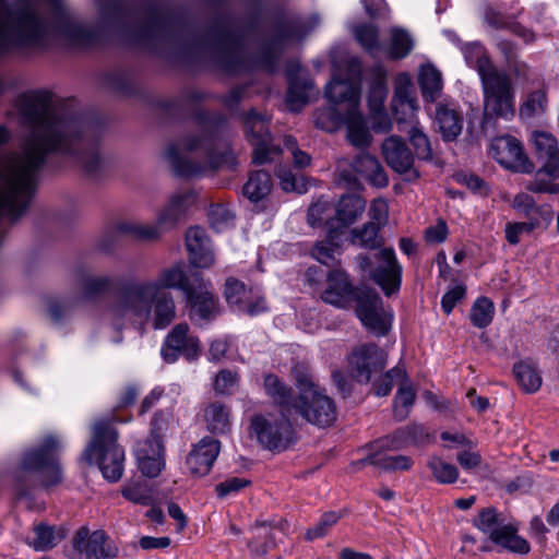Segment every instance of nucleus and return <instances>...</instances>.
Listing matches in <instances>:
<instances>
[{"mask_svg": "<svg viewBox=\"0 0 559 559\" xmlns=\"http://www.w3.org/2000/svg\"><path fill=\"white\" fill-rule=\"evenodd\" d=\"M103 23L121 34L132 45L150 51L178 48L182 52L200 58L213 53L215 64L227 74L277 71L287 46L301 41L307 33L293 20H282L272 26V35L253 52H247L246 28L229 19L214 21L206 32L191 29L168 8L150 1L140 5H128L121 0H110L100 5Z\"/></svg>", "mask_w": 559, "mask_h": 559, "instance_id": "obj_1", "label": "nucleus"}, {"mask_svg": "<svg viewBox=\"0 0 559 559\" xmlns=\"http://www.w3.org/2000/svg\"><path fill=\"white\" fill-rule=\"evenodd\" d=\"M100 36L98 26L82 22L62 0H16L13 9L0 0V55L45 48L55 38L75 47H91Z\"/></svg>", "mask_w": 559, "mask_h": 559, "instance_id": "obj_2", "label": "nucleus"}, {"mask_svg": "<svg viewBox=\"0 0 559 559\" xmlns=\"http://www.w3.org/2000/svg\"><path fill=\"white\" fill-rule=\"evenodd\" d=\"M198 134L187 135L179 144H170L166 157L175 174L180 177L200 175L204 165L219 168L231 159L227 144L229 124L218 112L199 110L194 115Z\"/></svg>", "mask_w": 559, "mask_h": 559, "instance_id": "obj_3", "label": "nucleus"}, {"mask_svg": "<svg viewBox=\"0 0 559 559\" xmlns=\"http://www.w3.org/2000/svg\"><path fill=\"white\" fill-rule=\"evenodd\" d=\"M326 283L321 294L324 302L342 309H349L355 304V313L369 332L383 336L390 331L391 319L374 289L354 286L348 274L341 269L330 271Z\"/></svg>", "mask_w": 559, "mask_h": 559, "instance_id": "obj_4", "label": "nucleus"}, {"mask_svg": "<svg viewBox=\"0 0 559 559\" xmlns=\"http://www.w3.org/2000/svg\"><path fill=\"white\" fill-rule=\"evenodd\" d=\"M466 62L475 67L484 91V117L481 128L493 127L496 118L510 120L515 114L514 91L508 74L499 71L480 43L466 44L463 48Z\"/></svg>", "mask_w": 559, "mask_h": 559, "instance_id": "obj_5", "label": "nucleus"}, {"mask_svg": "<svg viewBox=\"0 0 559 559\" xmlns=\"http://www.w3.org/2000/svg\"><path fill=\"white\" fill-rule=\"evenodd\" d=\"M60 443L55 436H47L41 443L25 451L14 474L19 498H26L38 486L51 487L62 480L58 451Z\"/></svg>", "mask_w": 559, "mask_h": 559, "instance_id": "obj_6", "label": "nucleus"}, {"mask_svg": "<svg viewBox=\"0 0 559 559\" xmlns=\"http://www.w3.org/2000/svg\"><path fill=\"white\" fill-rule=\"evenodd\" d=\"M115 416L96 420L92 427V440L82 453L87 464L97 463L103 476L111 483L123 473L124 450L117 443L118 431L112 426Z\"/></svg>", "mask_w": 559, "mask_h": 559, "instance_id": "obj_7", "label": "nucleus"}, {"mask_svg": "<svg viewBox=\"0 0 559 559\" xmlns=\"http://www.w3.org/2000/svg\"><path fill=\"white\" fill-rule=\"evenodd\" d=\"M194 284V275L189 278L180 263L160 271L154 281L134 277L124 284L123 306L141 314H146L156 293L162 289H180L183 295Z\"/></svg>", "mask_w": 559, "mask_h": 559, "instance_id": "obj_8", "label": "nucleus"}, {"mask_svg": "<svg viewBox=\"0 0 559 559\" xmlns=\"http://www.w3.org/2000/svg\"><path fill=\"white\" fill-rule=\"evenodd\" d=\"M76 285L85 300H97L106 294H111V299L107 305L106 312L112 325L121 329V318H119L114 307L117 304L123 285L134 280V276H120L115 274H95L87 269L80 266L75 270Z\"/></svg>", "mask_w": 559, "mask_h": 559, "instance_id": "obj_9", "label": "nucleus"}, {"mask_svg": "<svg viewBox=\"0 0 559 559\" xmlns=\"http://www.w3.org/2000/svg\"><path fill=\"white\" fill-rule=\"evenodd\" d=\"M358 269L368 275L385 294L391 296L400 290L402 266L392 248H383L373 253H360L356 257Z\"/></svg>", "mask_w": 559, "mask_h": 559, "instance_id": "obj_10", "label": "nucleus"}, {"mask_svg": "<svg viewBox=\"0 0 559 559\" xmlns=\"http://www.w3.org/2000/svg\"><path fill=\"white\" fill-rule=\"evenodd\" d=\"M250 428L258 442L269 451H285L296 441V431L289 417L255 415L251 418Z\"/></svg>", "mask_w": 559, "mask_h": 559, "instance_id": "obj_11", "label": "nucleus"}, {"mask_svg": "<svg viewBox=\"0 0 559 559\" xmlns=\"http://www.w3.org/2000/svg\"><path fill=\"white\" fill-rule=\"evenodd\" d=\"M245 135L252 145V163L263 165L272 162L274 156L281 154L282 150L273 143L269 128V120L265 116L258 114L254 109L241 115Z\"/></svg>", "mask_w": 559, "mask_h": 559, "instance_id": "obj_12", "label": "nucleus"}, {"mask_svg": "<svg viewBox=\"0 0 559 559\" xmlns=\"http://www.w3.org/2000/svg\"><path fill=\"white\" fill-rule=\"evenodd\" d=\"M294 415L301 416L307 423L319 428L332 426L337 418L336 405L332 397L323 391L302 392L298 394V402Z\"/></svg>", "mask_w": 559, "mask_h": 559, "instance_id": "obj_13", "label": "nucleus"}, {"mask_svg": "<svg viewBox=\"0 0 559 559\" xmlns=\"http://www.w3.org/2000/svg\"><path fill=\"white\" fill-rule=\"evenodd\" d=\"M124 286L120 292L119 299L114 307L115 313L121 318V326L127 318L132 317L139 320H148L152 318L154 329H165L176 318L175 300L170 293H156L146 314L138 313L134 310L127 309L123 306Z\"/></svg>", "mask_w": 559, "mask_h": 559, "instance_id": "obj_14", "label": "nucleus"}, {"mask_svg": "<svg viewBox=\"0 0 559 559\" xmlns=\"http://www.w3.org/2000/svg\"><path fill=\"white\" fill-rule=\"evenodd\" d=\"M160 355L167 364L176 362L180 356L193 361L201 355V342L197 335L190 333L187 323H179L165 337Z\"/></svg>", "mask_w": 559, "mask_h": 559, "instance_id": "obj_15", "label": "nucleus"}, {"mask_svg": "<svg viewBox=\"0 0 559 559\" xmlns=\"http://www.w3.org/2000/svg\"><path fill=\"white\" fill-rule=\"evenodd\" d=\"M186 304L191 320L209 322L219 314L218 298L212 292V284L194 274V284L187 288Z\"/></svg>", "mask_w": 559, "mask_h": 559, "instance_id": "obj_16", "label": "nucleus"}, {"mask_svg": "<svg viewBox=\"0 0 559 559\" xmlns=\"http://www.w3.org/2000/svg\"><path fill=\"white\" fill-rule=\"evenodd\" d=\"M386 357V353L374 343L360 345L349 357L353 377L357 382L368 383L373 374L385 368Z\"/></svg>", "mask_w": 559, "mask_h": 559, "instance_id": "obj_17", "label": "nucleus"}, {"mask_svg": "<svg viewBox=\"0 0 559 559\" xmlns=\"http://www.w3.org/2000/svg\"><path fill=\"white\" fill-rule=\"evenodd\" d=\"M72 545L85 559H114L119 552L118 546L104 531L90 533L84 526L75 533Z\"/></svg>", "mask_w": 559, "mask_h": 559, "instance_id": "obj_18", "label": "nucleus"}, {"mask_svg": "<svg viewBox=\"0 0 559 559\" xmlns=\"http://www.w3.org/2000/svg\"><path fill=\"white\" fill-rule=\"evenodd\" d=\"M392 114L400 131H406L402 126H417L418 105L414 90L406 74L397 78L394 95L391 102Z\"/></svg>", "mask_w": 559, "mask_h": 559, "instance_id": "obj_19", "label": "nucleus"}, {"mask_svg": "<svg viewBox=\"0 0 559 559\" xmlns=\"http://www.w3.org/2000/svg\"><path fill=\"white\" fill-rule=\"evenodd\" d=\"M463 123V114L456 102L449 99L436 102L433 124L444 142L455 141L462 133Z\"/></svg>", "mask_w": 559, "mask_h": 559, "instance_id": "obj_20", "label": "nucleus"}, {"mask_svg": "<svg viewBox=\"0 0 559 559\" xmlns=\"http://www.w3.org/2000/svg\"><path fill=\"white\" fill-rule=\"evenodd\" d=\"M382 154L394 171L408 174L411 179L418 178V171L413 168L414 155L402 138L397 135L386 138L382 143Z\"/></svg>", "mask_w": 559, "mask_h": 559, "instance_id": "obj_21", "label": "nucleus"}, {"mask_svg": "<svg viewBox=\"0 0 559 559\" xmlns=\"http://www.w3.org/2000/svg\"><path fill=\"white\" fill-rule=\"evenodd\" d=\"M221 451V442L212 437L202 438L190 451L186 459L191 475L205 476L212 469Z\"/></svg>", "mask_w": 559, "mask_h": 559, "instance_id": "obj_22", "label": "nucleus"}, {"mask_svg": "<svg viewBox=\"0 0 559 559\" xmlns=\"http://www.w3.org/2000/svg\"><path fill=\"white\" fill-rule=\"evenodd\" d=\"M532 140L535 154L543 162L537 175L545 174L552 180L559 178V148L556 138L545 131H535Z\"/></svg>", "mask_w": 559, "mask_h": 559, "instance_id": "obj_23", "label": "nucleus"}, {"mask_svg": "<svg viewBox=\"0 0 559 559\" xmlns=\"http://www.w3.org/2000/svg\"><path fill=\"white\" fill-rule=\"evenodd\" d=\"M186 247L189 252V262L194 267L206 269L214 264L211 240L203 228L199 226L188 228Z\"/></svg>", "mask_w": 559, "mask_h": 559, "instance_id": "obj_24", "label": "nucleus"}, {"mask_svg": "<svg viewBox=\"0 0 559 559\" xmlns=\"http://www.w3.org/2000/svg\"><path fill=\"white\" fill-rule=\"evenodd\" d=\"M300 64L297 61H288L286 66V76L288 88L286 93V103L290 110L298 111L308 103L309 92L313 87L310 78L300 74Z\"/></svg>", "mask_w": 559, "mask_h": 559, "instance_id": "obj_25", "label": "nucleus"}, {"mask_svg": "<svg viewBox=\"0 0 559 559\" xmlns=\"http://www.w3.org/2000/svg\"><path fill=\"white\" fill-rule=\"evenodd\" d=\"M263 386L265 394L280 408L283 417L294 416L298 395L294 394L293 389L288 384L276 374L269 373L264 377Z\"/></svg>", "mask_w": 559, "mask_h": 559, "instance_id": "obj_26", "label": "nucleus"}, {"mask_svg": "<svg viewBox=\"0 0 559 559\" xmlns=\"http://www.w3.org/2000/svg\"><path fill=\"white\" fill-rule=\"evenodd\" d=\"M495 146L502 150L504 156L499 162L506 167L523 174L534 171V165L524 153L522 143L514 136H501L496 141Z\"/></svg>", "mask_w": 559, "mask_h": 559, "instance_id": "obj_27", "label": "nucleus"}, {"mask_svg": "<svg viewBox=\"0 0 559 559\" xmlns=\"http://www.w3.org/2000/svg\"><path fill=\"white\" fill-rule=\"evenodd\" d=\"M197 195L192 190L174 193L158 215L159 225L168 230L186 217L188 210L195 203Z\"/></svg>", "mask_w": 559, "mask_h": 559, "instance_id": "obj_28", "label": "nucleus"}, {"mask_svg": "<svg viewBox=\"0 0 559 559\" xmlns=\"http://www.w3.org/2000/svg\"><path fill=\"white\" fill-rule=\"evenodd\" d=\"M138 462L144 476L157 477L165 467L163 440L147 439L138 450Z\"/></svg>", "mask_w": 559, "mask_h": 559, "instance_id": "obj_29", "label": "nucleus"}, {"mask_svg": "<svg viewBox=\"0 0 559 559\" xmlns=\"http://www.w3.org/2000/svg\"><path fill=\"white\" fill-rule=\"evenodd\" d=\"M366 211V200L357 193L341 195L334 206V219L343 228L355 224Z\"/></svg>", "mask_w": 559, "mask_h": 559, "instance_id": "obj_30", "label": "nucleus"}, {"mask_svg": "<svg viewBox=\"0 0 559 559\" xmlns=\"http://www.w3.org/2000/svg\"><path fill=\"white\" fill-rule=\"evenodd\" d=\"M325 97L334 106L346 105L347 110H357L359 106V90L348 80L334 79L325 87Z\"/></svg>", "mask_w": 559, "mask_h": 559, "instance_id": "obj_31", "label": "nucleus"}, {"mask_svg": "<svg viewBox=\"0 0 559 559\" xmlns=\"http://www.w3.org/2000/svg\"><path fill=\"white\" fill-rule=\"evenodd\" d=\"M350 165L357 174L369 180L373 186L380 188L388 186V176L377 157L361 152L353 158Z\"/></svg>", "mask_w": 559, "mask_h": 559, "instance_id": "obj_32", "label": "nucleus"}, {"mask_svg": "<svg viewBox=\"0 0 559 559\" xmlns=\"http://www.w3.org/2000/svg\"><path fill=\"white\" fill-rule=\"evenodd\" d=\"M35 537L27 538L25 543L35 551H47L55 548L67 536V530L63 526L38 523L33 528Z\"/></svg>", "mask_w": 559, "mask_h": 559, "instance_id": "obj_33", "label": "nucleus"}, {"mask_svg": "<svg viewBox=\"0 0 559 559\" xmlns=\"http://www.w3.org/2000/svg\"><path fill=\"white\" fill-rule=\"evenodd\" d=\"M166 230L164 225H159L158 219L154 224L123 221L116 225L117 233L127 235L138 241H156Z\"/></svg>", "mask_w": 559, "mask_h": 559, "instance_id": "obj_34", "label": "nucleus"}, {"mask_svg": "<svg viewBox=\"0 0 559 559\" xmlns=\"http://www.w3.org/2000/svg\"><path fill=\"white\" fill-rule=\"evenodd\" d=\"M383 452L384 451L373 450L368 456L361 459L359 464H370L385 472L408 471L414 464L412 457L407 455H385Z\"/></svg>", "mask_w": 559, "mask_h": 559, "instance_id": "obj_35", "label": "nucleus"}, {"mask_svg": "<svg viewBox=\"0 0 559 559\" xmlns=\"http://www.w3.org/2000/svg\"><path fill=\"white\" fill-rule=\"evenodd\" d=\"M272 187L271 175L265 170H255L250 173L248 180L242 187V194L249 201L257 203L270 194Z\"/></svg>", "mask_w": 559, "mask_h": 559, "instance_id": "obj_36", "label": "nucleus"}, {"mask_svg": "<svg viewBox=\"0 0 559 559\" xmlns=\"http://www.w3.org/2000/svg\"><path fill=\"white\" fill-rule=\"evenodd\" d=\"M418 84L425 100L433 104L439 102L438 98L441 95L443 82L442 74L436 67L431 64L424 66L418 75Z\"/></svg>", "mask_w": 559, "mask_h": 559, "instance_id": "obj_37", "label": "nucleus"}, {"mask_svg": "<svg viewBox=\"0 0 559 559\" xmlns=\"http://www.w3.org/2000/svg\"><path fill=\"white\" fill-rule=\"evenodd\" d=\"M513 209L524 215L527 221L540 219L546 226L552 219V211L547 206H538L534 198L527 193H519L513 199Z\"/></svg>", "mask_w": 559, "mask_h": 559, "instance_id": "obj_38", "label": "nucleus"}, {"mask_svg": "<svg viewBox=\"0 0 559 559\" xmlns=\"http://www.w3.org/2000/svg\"><path fill=\"white\" fill-rule=\"evenodd\" d=\"M484 19L490 27L495 29H509L525 41H531L534 38L533 33L528 28L522 26L493 8H487L485 10Z\"/></svg>", "mask_w": 559, "mask_h": 559, "instance_id": "obj_39", "label": "nucleus"}, {"mask_svg": "<svg viewBox=\"0 0 559 559\" xmlns=\"http://www.w3.org/2000/svg\"><path fill=\"white\" fill-rule=\"evenodd\" d=\"M380 229L379 225L374 222H367L362 226L350 230V241L353 245L366 249H379L383 243Z\"/></svg>", "mask_w": 559, "mask_h": 559, "instance_id": "obj_40", "label": "nucleus"}, {"mask_svg": "<svg viewBox=\"0 0 559 559\" xmlns=\"http://www.w3.org/2000/svg\"><path fill=\"white\" fill-rule=\"evenodd\" d=\"M347 138L357 147H367L370 143V134L359 110H347Z\"/></svg>", "mask_w": 559, "mask_h": 559, "instance_id": "obj_41", "label": "nucleus"}, {"mask_svg": "<svg viewBox=\"0 0 559 559\" xmlns=\"http://www.w3.org/2000/svg\"><path fill=\"white\" fill-rule=\"evenodd\" d=\"M513 373L520 386L527 393H534L542 385V377L537 368L527 362L521 361L513 366Z\"/></svg>", "mask_w": 559, "mask_h": 559, "instance_id": "obj_42", "label": "nucleus"}, {"mask_svg": "<svg viewBox=\"0 0 559 559\" xmlns=\"http://www.w3.org/2000/svg\"><path fill=\"white\" fill-rule=\"evenodd\" d=\"M347 121V109L343 110L337 106H330L316 112L314 123L318 128L334 132Z\"/></svg>", "mask_w": 559, "mask_h": 559, "instance_id": "obj_43", "label": "nucleus"}, {"mask_svg": "<svg viewBox=\"0 0 559 559\" xmlns=\"http://www.w3.org/2000/svg\"><path fill=\"white\" fill-rule=\"evenodd\" d=\"M500 533L501 534L496 535L493 538L496 545L520 555L530 552L531 546L528 542L516 534V528L513 525H503V531Z\"/></svg>", "mask_w": 559, "mask_h": 559, "instance_id": "obj_44", "label": "nucleus"}, {"mask_svg": "<svg viewBox=\"0 0 559 559\" xmlns=\"http://www.w3.org/2000/svg\"><path fill=\"white\" fill-rule=\"evenodd\" d=\"M204 417L211 432L225 433L228 431L230 426L229 411L225 405L218 402L210 404L205 409Z\"/></svg>", "mask_w": 559, "mask_h": 559, "instance_id": "obj_45", "label": "nucleus"}, {"mask_svg": "<svg viewBox=\"0 0 559 559\" xmlns=\"http://www.w3.org/2000/svg\"><path fill=\"white\" fill-rule=\"evenodd\" d=\"M503 520L500 519L495 508H485L479 511L478 516L474 519L473 524L484 534L489 536V539L493 543L496 535L501 534L503 531Z\"/></svg>", "mask_w": 559, "mask_h": 559, "instance_id": "obj_46", "label": "nucleus"}, {"mask_svg": "<svg viewBox=\"0 0 559 559\" xmlns=\"http://www.w3.org/2000/svg\"><path fill=\"white\" fill-rule=\"evenodd\" d=\"M414 46L411 35L403 28L391 29L389 53L392 59H403L412 51Z\"/></svg>", "mask_w": 559, "mask_h": 559, "instance_id": "obj_47", "label": "nucleus"}, {"mask_svg": "<svg viewBox=\"0 0 559 559\" xmlns=\"http://www.w3.org/2000/svg\"><path fill=\"white\" fill-rule=\"evenodd\" d=\"M495 307L490 299L487 297L478 298L469 312V319L474 326L484 329L488 326L493 318Z\"/></svg>", "mask_w": 559, "mask_h": 559, "instance_id": "obj_48", "label": "nucleus"}, {"mask_svg": "<svg viewBox=\"0 0 559 559\" xmlns=\"http://www.w3.org/2000/svg\"><path fill=\"white\" fill-rule=\"evenodd\" d=\"M427 466L439 484H453L459 477L456 466L442 461L438 456H431L427 462Z\"/></svg>", "mask_w": 559, "mask_h": 559, "instance_id": "obj_49", "label": "nucleus"}, {"mask_svg": "<svg viewBox=\"0 0 559 559\" xmlns=\"http://www.w3.org/2000/svg\"><path fill=\"white\" fill-rule=\"evenodd\" d=\"M415 400H416L415 390L411 385H408L406 383H402L399 386V390L394 397V409H393L394 417L397 420L405 419L408 416L411 408L415 403Z\"/></svg>", "mask_w": 559, "mask_h": 559, "instance_id": "obj_50", "label": "nucleus"}, {"mask_svg": "<svg viewBox=\"0 0 559 559\" xmlns=\"http://www.w3.org/2000/svg\"><path fill=\"white\" fill-rule=\"evenodd\" d=\"M409 143L414 147L415 155L421 160L432 159V148L428 135L417 126L407 130Z\"/></svg>", "mask_w": 559, "mask_h": 559, "instance_id": "obj_51", "label": "nucleus"}, {"mask_svg": "<svg viewBox=\"0 0 559 559\" xmlns=\"http://www.w3.org/2000/svg\"><path fill=\"white\" fill-rule=\"evenodd\" d=\"M121 495L127 500L141 506H150L153 502L152 490L145 481L124 485L121 489Z\"/></svg>", "mask_w": 559, "mask_h": 559, "instance_id": "obj_52", "label": "nucleus"}, {"mask_svg": "<svg viewBox=\"0 0 559 559\" xmlns=\"http://www.w3.org/2000/svg\"><path fill=\"white\" fill-rule=\"evenodd\" d=\"M252 289H247L246 285L236 278H228L225 284V298L227 304L238 311L241 305L250 295Z\"/></svg>", "mask_w": 559, "mask_h": 559, "instance_id": "obj_53", "label": "nucleus"}, {"mask_svg": "<svg viewBox=\"0 0 559 559\" xmlns=\"http://www.w3.org/2000/svg\"><path fill=\"white\" fill-rule=\"evenodd\" d=\"M342 516V512L329 511L323 513L319 522L306 532V539L313 540L324 537Z\"/></svg>", "mask_w": 559, "mask_h": 559, "instance_id": "obj_54", "label": "nucleus"}, {"mask_svg": "<svg viewBox=\"0 0 559 559\" xmlns=\"http://www.w3.org/2000/svg\"><path fill=\"white\" fill-rule=\"evenodd\" d=\"M357 41L370 53L379 48V32L372 24H360L354 28Z\"/></svg>", "mask_w": 559, "mask_h": 559, "instance_id": "obj_55", "label": "nucleus"}, {"mask_svg": "<svg viewBox=\"0 0 559 559\" xmlns=\"http://www.w3.org/2000/svg\"><path fill=\"white\" fill-rule=\"evenodd\" d=\"M408 447L405 428L401 427L372 444V449L380 451H397Z\"/></svg>", "mask_w": 559, "mask_h": 559, "instance_id": "obj_56", "label": "nucleus"}, {"mask_svg": "<svg viewBox=\"0 0 559 559\" xmlns=\"http://www.w3.org/2000/svg\"><path fill=\"white\" fill-rule=\"evenodd\" d=\"M547 97L545 92L535 91L531 93L526 100L520 107V116L522 118H532L545 111Z\"/></svg>", "mask_w": 559, "mask_h": 559, "instance_id": "obj_57", "label": "nucleus"}, {"mask_svg": "<svg viewBox=\"0 0 559 559\" xmlns=\"http://www.w3.org/2000/svg\"><path fill=\"white\" fill-rule=\"evenodd\" d=\"M542 225L540 219H531L527 222L508 223L506 225V239L510 245H518L522 234H531Z\"/></svg>", "mask_w": 559, "mask_h": 559, "instance_id": "obj_58", "label": "nucleus"}, {"mask_svg": "<svg viewBox=\"0 0 559 559\" xmlns=\"http://www.w3.org/2000/svg\"><path fill=\"white\" fill-rule=\"evenodd\" d=\"M104 85L114 92L126 95H130L134 91L130 76L120 71L107 73L104 78Z\"/></svg>", "mask_w": 559, "mask_h": 559, "instance_id": "obj_59", "label": "nucleus"}, {"mask_svg": "<svg viewBox=\"0 0 559 559\" xmlns=\"http://www.w3.org/2000/svg\"><path fill=\"white\" fill-rule=\"evenodd\" d=\"M292 373L299 391L298 394L306 391L310 393L320 390L313 382L312 373L307 366L297 364L293 367Z\"/></svg>", "mask_w": 559, "mask_h": 559, "instance_id": "obj_60", "label": "nucleus"}, {"mask_svg": "<svg viewBox=\"0 0 559 559\" xmlns=\"http://www.w3.org/2000/svg\"><path fill=\"white\" fill-rule=\"evenodd\" d=\"M276 176L280 179L281 188L286 191H296L302 193L305 191L304 183H299L297 175L286 165H281L276 168Z\"/></svg>", "mask_w": 559, "mask_h": 559, "instance_id": "obj_61", "label": "nucleus"}, {"mask_svg": "<svg viewBox=\"0 0 559 559\" xmlns=\"http://www.w3.org/2000/svg\"><path fill=\"white\" fill-rule=\"evenodd\" d=\"M311 254L321 264L333 266L336 264V255H340L341 251L326 245L323 241H318L313 246Z\"/></svg>", "mask_w": 559, "mask_h": 559, "instance_id": "obj_62", "label": "nucleus"}, {"mask_svg": "<svg viewBox=\"0 0 559 559\" xmlns=\"http://www.w3.org/2000/svg\"><path fill=\"white\" fill-rule=\"evenodd\" d=\"M238 381L239 377L237 372L227 369L221 370L215 378V391L221 394H230L234 388L238 385Z\"/></svg>", "mask_w": 559, "mask_h": 559, "instance_id": "obj_63", "label": "nucleus"}, {"mask_svg": "<svg viewBox=\"0 0 559 559\" xmlns=\"http://www.w3.org/2000/svg\"><path fill=\"white\" fill-rule=\"evenodd\" d=\"M409 445L421 447L430 442L431 436L424 425L409 424L404 426Z\"/></svg>", "mask_w": 559, "mask_h": 559, "instance_id": "obj_64", "label": "nucleus"}]
</instances>
